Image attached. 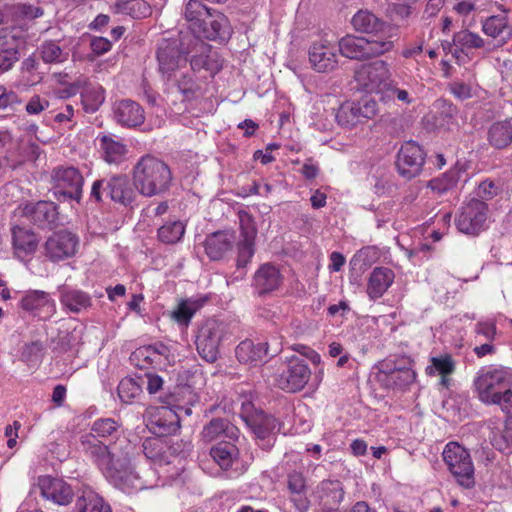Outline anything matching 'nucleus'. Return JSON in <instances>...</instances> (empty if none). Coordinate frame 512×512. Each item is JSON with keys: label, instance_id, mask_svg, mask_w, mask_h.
<instances>
[{"label": "nucleus", "instance_id": "obj_1", "mask_svg": "<svg viewBox=\"0 0 512 512\" xmlns=\"http://www.w3.org/2000/svg\"><path fill=\"white\" fill-rule=\"evenodd\" d=\"M81 446L86 456L121 489L142 490L145 487V483L134 471V453L129 443L124 446L105 445L93 435H84L81 437Z\"/></svg>", "mask_w": 512, "mask_h": 512}, {"label": "nucleus", "instance_id": "obj_2", "mask_svg": "<svg viewBox=\"0 0 512 512\" xmlns=\"http://www.w3.org/2000/svg\"><path fill=\"white\" fill-rule=\"evenodd\" d=\"M184 18L193 38L226 41L232 34L228 18L220 11L204 5L199 0H189L184 8Z\"/></svg>", "mask_w": 512, "mask_h": 512}, {"label": "nucleus", "instance_id": "obj_3", "mask_svg": "<svg viewBox=\"0 0 512 512\" xmlns=\"http://www.w3.org/2000/svg\"><path fill=\"white\" fill-rule=\"evenodd\" d=\"M479 400L486 405H498L512 412V373L503 367L481 369L473 381Z\"/></svg>", "mask_w": 512, "mask_h": 512}, {"label": "nucleus", "instance_id": "obj_4", "mask_svg": "<svg viewBox=\"0 0 512 512\" xmlns=\"http://www.w3.org/2000/svg\"><path fill=\"white\" fill-rule=\"evenodd\" d=\"M133 180L141 195L153 197L165 193L170 188L172 173L164 161L146 155L135 165Z\"/></svg>", "mask_w": 512, "mask_h": 512}, {"label": "nucleus", "instance_id": "obj_5", "mask_svg": "<svg viewBox=\"0 0 512 512\" xmlns=\"http://www.w3.org/2000/svg\"><path fill=\"white\" fill-rule=\"evenodd\" d=\"M342 56L352 60H367L384 55L394 48L393 40L386 38L361 37L348 34L338 42Z\"/></svg>", "mask_w": 512, "mask_h": 512}, {"label": "nucleus", "instance_id": "obj_6", "mask_svg": "<svg viewBox=\"0 0 512 512\" xmlns=\"http://www.w3.org/2000/svg\"><path fill=\"white\" fill-rule=\"evenodd\" d=\"M228 336L227 325L216 319L206 320L198 330L196 348L202 359L209 363L219 357L221 343Z\"/></svg>", "mask_w": 512, "mask_h": 512}, {"label": "nucleus", "instance_id": "obj_7", "mask_svg": "<svg viewBox=\"0 0 512 512\" xmlns=\"http://www.w3.org/2000/svg\"><path fill=\"white\" fill-rule=\"evenodd\" d=\"M443 459L449 471L464 488L475 485L474 465L469 452L456 442L448 443L443 451Z\"/></svg>", "mask_w": 512, "mask_h": 512}, {"label": "nucleus", "instance_id": "obj_8", "mask_svg": "<svg viewBox=\"0 0 512 512\" xmlns=\"http://www.w3.org/2000/svg\"><path fill=\"white\" fill-rule=\"evenodd\" d=\"M251 402L242 404L241 417L257 439L264 442L263 447L273 446L274 436L280 431V423L272 415L262 411L251 412Z\"/></svg>", "mask_w": 512, "mask_h": 512}, {"label": "nucleus", "instance_id": "obj_9", "mask_svg": "<svg viewBox=\"0 0 512 512\" xmlns=\"http://www.w3.org/2000/svg\"><path fill=\"white\" fill-rule=\"evenodd\" d=\"M355 80L367 92L383 94L391 82V72L387 62L377 60L362 65L355 72Z\"/></svg>", "mask_w": 512, "mask_h": 512}, {"label": "nucleus", "instance_id": "obj_10", "mask_svg": "<svg viewBox=\"0 0 512 512\" xmlns=\"http://www.w3.org/2000/svg\"><path fill=\"white\" fill-rule=\"evenodd\" d=\"M379 376L386 387L405 389L415 381L416 373L411 367V360L403 357L396 362L383 361L380 364Z\"/></svg>", "mask_w": 512, "mask_h": 512}, {"label": "nucleus", "instance_id": "obj_11", "mask_svg": "<svg viewBox=\"0 0 512 512\" xmlns=\"http://www.w3.org/2000/svg\"><path fill=\"white\" fill-rule=\"evenodd\" d=\"M100 190L107 191V198L123 205L131 204L135 198L134 190L126 176L96 180L91 188V197L97 202L102 201Z\"/></svg>", "mask_w": 512, "mask_h": 512}, {"label": "nucleus", "instance_id": "obj_12", "mask_svg": "<svg viewBox=\"0 0 512 512\" xmlns=\"http://www.w3.org/2000/svg\"><path fill=\"white\" fill-rule=\"evenodd\" d=\"M311 377V370L304 360L291 357L282 371L275 377L276 385L287 392L302 390Z\"/></svg>", "mask_w": 512, "mask_h": 512}, {"label": "nucleus", "instance_id": "obj_13", "mask_svg": "<svg viewBox=\"0 0 512 512\" xmlns=\"http://www.w3.org/2000/svg\"><path fill=\"white\" fill-rule=\"evenodd\" d=\"M51 180L56 189L55 193L74 199L77 202L80 201L84 178L77 168L72 166L56 167L52 171Z\"/></svg>", "mask_w": 512, "mask_h": 512}, {"label": "nucleus", "instance_id": "obj_14", "mask_svg": "<svg viewBox=\"0 0 512 512\" xmlns=\"http://www.w3.org/2000/svg\"><path fill=\"white\" fill-rule=\"evenodd\" d=\"M488 206L484 201L472 199L466 203L456 219V226L459 231L477 235L484 229L487 220Z\"/></svg>", "mask_w": 512, "mask_h": 512}, {"label": "nucleus", "instance_id": "obj_15", "mask_svg": "<svg viewBox=\"0 0 512 512\" xmlns=\"http://www.w3.org/2000/svg\"><path fill=\"white\" fill-rule=\"evenodd\" d=\"M424 162L423 149L417 143L409 141L399 149L396 166L402 177L412 179L421 173Z\"/></svg>", "mask_w": 512, "mask_h": 512}, {"label": "nucleus", "instance_id": "obj_16", "mask_svg": "<svg viewBox=\"0 0 512 512\" xmlns=\"http://www.w3.org/2000/svg\"><path fill=\"white\" fill-rule=\"evenodd\" d=\"M78 246V238L69 231L61 230L53 233L44 244L45 256L58 262L75 255Z\"/></svg>", "mask_w": 512, "mask_h": 512}, {"label": "nucleus", "instance_id": "obj_17", "mask_svg": "<svg viewBox=\"0 0 512 512\" xmlns=\"http://www.w3.org/2000/svg\"><path fill=\"white\" fill-rule=\"evenodd\" d=\"M211 48L209 44L201 39L189 38L185 55H191L190 65L193 71L205 69L214 74L220 70L221 64L217 55L211 53Z\"/></svg>", "mask_w": 512, "mask_h": 512}, {"label": "nucleus", "instance_id": "obj_18", "mask_svg": "<svg viewBox=\"0 0 512 512\" xmlns=\"http://www.w3.org/2000/svg\"><path fill=\"white\" fill-rule=\"evenodd\" d=\"M186 45L185 42H181L179 45L177 40L163 39L160 42L157 59L162 73L170 74L179 68L182 63H186Z\"/></svg>", "mask_w": 512, "mask_h": 512}, {"label": "nucleus", "instance_id": "obj_19", "mask_svg": "<svg viewBox=\"0 0 512 512\" xmlns=\"http://www.w3.org/2000/svg\"><path fill=\"white\" fill-rule=\"evenodd\" d=\"M38 487L43 498L60 506L69 505L74 497V491L67 482L50 475L40 476Z\"/></svg>", "mask_w": 512, "mask_h": 512}, {"label": "nucleus", "instance_id": "obj_20", "mask_svg": "<svg viewBox=\"0 0 512 512\" xmlns=\"http://www.w3.org/2000/svg\"><path fill=\"white\" fill-rule=\"evenodd\" d=\"M353 28L374 38L392 40V27L368 10H359L351 20Z\"/></svg>", "mask_w": 512, "mask_h": 512}, {"label": "nucleus", "instance_id": "obj_21", "mask_svg": "<svg viewBox=\"0 0 512 512\" xmlns=\"http://www.w3.org/2000/svg\"><path fill=\"white\" fill-rule=\"evenodd\" d=\"M19 307L34 317L49 318L55 311V301L43 290H28L19 301Z\"/></svg>", "mask_w": 512, "mask_h": 512}, {"label": "nucleus", "instance_id": "obj_22", "mask_svg": "<svg viewBox=\"0 0 512 512\" xmlns=\"http://www.w3.org/2000/svg\"><path fill=\"white\" fill-rule=\"evenodd\" d=\"M314 494L320 505L319 512H338L345 492L339 480L326 479L317 485Z\"/></svg>", "mask_w": 512, "mask_h": 512}, {"label": "nucleus", "instance_id": "obj_23", "mask_svg": "<svg viewBox=\"0 0 512 512\" xmlns=\"http://www.w3.org/2000/svg\"><path fill=\"white\" fill-rule=\"evenodd\" d=\"M309 62L313 69L327 73L338 66V56L333 44L327 40L314 42L309 48Z\"/></svg>", "mask_w": 512, "mask_h": 512}, {"label": "nucleus", "instance_id": "obj_24", "mask_svg": "<svg viewBox=\"0 0 512 512\" xmlns=\"http://www.w3.org/2000/svg\"><path fill=\"white\" fill-rule=\"evenodd\" d=\"M22 215L38 227L45 228L56 222L58 213L53 202L39 201L26 204L22 208Z\"/></svg>", "mask_w": 512, "mask_h": 512}, {"label": "nucleus", "instance_id": "obj_25", "mask_svg": "<svg viewBox=\"0 0 512 512\" xmlns=\"http://www.w3.org/2000/svg\"><path fill=\"white\" fill-rule=\"evenodd\" d=\"M150 429L159 437L175 434L180 428V416L170 407L162 406L152 415Z\"/></svg>", "mask_w": 512, "mask_h": 512}, {"label": "nucleus", "instance_id": "obj_26", "mask_svg": "<svg viewBox=\"0 0 512 512\" xmlns=\"http://www.w3.org/2000/svg\"><path fill=\"white\" fill-rule=\"evenodd\" d=\"M282 282V274L279 269L271 263L261 265L255 272L253 278V285L260 296L277 290Z\"/></svg>", "mask_w": 512, "mask_h": 512}, {"label": "nucleus", "instance_id": "obj_27", "mask_svg": "<svg viewBox=\"0 0 512 512\" xmlns=\"http://www.w3.org/2000/svg\"><path fill=\"white\" fill-rule=\"evenodd\" d=\"M12 245L15 257L23 261L37 251L39 239L32 230L15 226L12 229Z\"/></svg>", "mask_w": 512, "mask_h": 512}, {"label": "nucleus", "instance_id": "obj_28", "mask_svg": "<svg viewBox=\"0 0 512 512\" xmlns=\"http://www.w3.org/2000/svg\"><path fill=\"white\" fill-rule=\"evenodd\" d=\"M234 241L235 233L233 231H216L206 237L205 252L211 260H220L232 249Z\"/></svg>", "mask_w": 512, "mask_h": 512}, {"label": "nucleus", "instance_id": "obj_29", "mask_svg": "<svg viewBox=\"0 0 512 512\" xmlns=\"http://www.w3.org/2000/svg\"><path fill=\"white\" fill-rule=\"evenodd\" d=\"M115 120L127 127H136L144 122V110L135 101L130 99L121 100L114 105Z\"/></svg>", "mask_w": 512, "mask_h": 512}, {"label": "nucleus", "instance_id": "obj_30", "mask_svg": "<svg viewBox=\"0 0 512 512\" xmlns=\"http://www.w3.org/2000/svg\"><path fill=\"white\" fill-rule=\"evenodd\" d=\"M268 354V343L260 342L255 344L251 340H244L235 349L236 358L240 363L258 365L264 361Z\"/></svg>", "mask_w": 512, "mask_h": 512}, {"label": "nucleus", "instance_id": "obj_31", "mask_svg": "<svg viewBox=\"0 0 512 512\" xmlns=\"http://www.w3.org/2000/svg\"><path fill=\"white\" fill-rule=\"evenodd\" d=\"M394 278V272L390 268H374L368 279V296L373 300L380 298L392 285Z\"/></svg>", "mask_w": 512, "mask_h": 512}, {"label": "nucleus", "instance_id": "obj_32", "mask_svg": "<svg viewBox=\"0 0 512 512\" xmlns=\"http://www.w3.org/2000/svg\"><path fill=\"white\" fill-rule=\"evenodd\" d=\"M481 24L483 33L498 39L501 46L505 45L512 37V28L505 16L492 15L482 20Z\"/></svg>", "mask_w": 512, "mask_h": 512}, {"label": "nucleus", "instance_id": "obj_33", "mask_svg": "<svg viewBox=\"0 0 512 512\" xmlns=\"http://www.w3.org/2000/svg\"><path fill=\"white\" fill-rule=\"evenodd\" d=\"M238 429L228 420L222 418H214L203 427L201 437L205 442H212L220 436L229 439L238 437Z\"/></svg>", "mask_w": 512, "mask_h": 512}, {"label": "nucleus", "instance_id": "obj_34", "mask_svg": "<svg viewBox=\"0 0 512 512\" xmlns=\"http://www.w3.org/2000/svg\"><path fill=\"white\" fill-rule=\"evenodd\" d=\"M142 448L147 459L160 465L170 462V447L162 437L157 436L145 439Z\"/></svg>", "mask_w": 512, "mask_h": 512}, {"label": "nucleus", "instance_id": "obj_35", "mask_svg": "<svg viewBox=\"0 0 512 512\" xmlns=\"http://www.w3.org/2000/svg\"><path fill=\"white\" fill-rule=\"evenodd\" d=\"M75 508L78 512H111L110 506L90 488H84L77 497Z\"/></svg>", "mask_w": 512, "mask_h": 512}, {"label": "nucleus", "instance_id": "obj_36", "mask_svg": "<svg viewBox=\"0 0 512 512\" xmlns=\"http://www.w3.org/2000/svg\"><path fill=\"white\" fill-rule=\"evenodd\" d=\"M60 302L73 313H80L91 306V298L87 293L66 287L60 292Z\"/></svg>", "mask_w": 512, "mask_h": 512}, {"label": "nucleus", "instance_id": "obj_37", "mask_svg": "<svg viewBox=\"0 0 512 512\" xmlns=\"http://www.w3.org/2000/svg\"><path fill=\"white\" fill-rule=\"evenodd\" d=\"M210 455L223 470H228L238 460L239 449L231 442H220L211 448Z\"/></svg>", "mask_w": 512, "mask_h": 512}, {"label": "nucleus", "instance_id": "obj_38", "mask_svg": "<svg viewBox=\"0 0 512 512\" xmlns=\"http://www.w3.org/2000/svg\"><path fill=\"white\" fill-rule=\"evenodd\" d=\"M489 143L497 148L503 149L512 142V118L494 123L488 132Z\"/></svg>", "mask_w": 512, "mask_h": 512}, {"label": "nucleus", "instance_id": "obj_39", "mask_svg": "<svg viewBox=\"0 0 512 512\" xmlns=\"http://www.w3.org/2000/svg\"><path fill=\"white\" fill-rule=\"evenodd\" d=\"M381 100L384 102L397 101L401 106H409L416 102L417 94L413 88L405 86L400 87L397 83L391 81L382 94Z\"/></svg>", "mask_w": 512, "mask_h": 512}, {"label": "nucleus", "instance_id": "obj_40", "mask_svg": "<svg viewBox=\"0 0 512 512\" xmlns=\"http://www.w3.org/2000/svg\"><path fill=\"white\" fill-rule=\"evenodd\" d=\"M100 141L106 162L118 164L124 160L127 153V147L124 143L107 135L101 137Z\"/></svg>", "mask_w": 512, "mask_h": 512}, {"label": "nucleus", "instance_id": "obj_41", "mask_svg": "<svg viewBox=\"0 0 512 512\" xmlns=\"http://www.w3.org/2000/svg\"><path fill=\"white\" fill-rule=\"evenodd\" d=\"M38 53L46 64H58L68 60L69 53L63 50L59 43L53 40H47L38 47Z\"/></svg>", "mask_w": 512, "mask_h": 512}, {"label": "nucleus", "instance_id": "obj_42", "mask_svg": "<svg viewBox=\"0 0 512 512\" xmlns=\"http://www.w3.org/2000/svg\"><path fill=\"white\" fill-rule=\"evenodd\" d=\"M206 299L182 300L172 312V318L179 324L187 326L193 315L204 305Z\"/></svg>", "mask_w": 512, "mask_h": 512}, {"label": "nucleus", "instance_id": "obj_43", "mask_svg": "<svg viewBox=\"0 0 512 512\" xmlns=\"http://www.w3.org/2000/svg\"><path fill=\"white\" fill-rule=\"evenodd\" d=\"M185 228L180 220L168 221L158 229V239L164 244H176L183 238Z\"/></svg>", "mask_w": 512, "mask_h": 512}, {"label": "nucleus", "instance_id": "obj_44", "mask_svg": "<svg viewBox=\"0 0 512 512\" xmlns=\"http://www.w3.org/2000/svg\"><path fill=\"white\" fill-rule=\"evenodd\" d=\"M484 39L478 34L469 30H461L454 34L453 45L463 49H478L484 46Z\"/></svg>", "mask_w": 512, "mask_h": 512}, {"label": "nucleus", "instance_id": "obj_45", "mask_svg": "<svg viewBox=\"0 0 512 512\" xmlns=\"http://www.w3.org/2000/svg\"><path fill=\"white\" fill-rule=\"evenodd\" d=\"M142 393V384L133 378H124L118 385V396L124 403H131Z\"/></svg>", "mask_w": 512, "mask_h": 512}, {"label": "nucleus", "instance_id": "obj_46", "mask_svg": "<svg viewBox=\"0 0 512 512\" xmlns=\"http://www.w3.org/2000/svg\"><path fill=\"white\" fill-rule=\"evenodd\" d=\"M357 114L354 102H345L338 108L336 120L339 125L351 128L361 123Z\"/></svg>", "mask_w": 512, "mask_h": 512}, {"label": "nucleus", "instance_id": "obj_47", "mask_svg": "<svg viewBox=\"0 0 512 512\" xmlns=\"http://www.w3.org/2000/svg\"><path fill=\"white\" fill-rule=\"evenodd\" d=\"M460 177V173L456 169H451L444 173L441 177L434 178L429 181L428 186L438 193H444L456 185Z\"/></svg>", "mask_w": 512, "mask_h": 512}, {"label": "nucleus", "instance_id": "obj_48", "mask_svg": "<svg viewBox=\"0 0 512 512\" xmlns=\"http://www.w3.org/2000/svg\"><path fill=\"white\" fill-rule=\"evenodd\" d=\"M121 11L133 18H145L151 14V6L144 0H131L118 4Z\"/></svg>", "mask_w": 512, "mask_h": 512}, {"label": "nucleus", "instance_id": "obj_49", "mask_svg": "<svg viewBox=\"0 0 512 512\" xmlns=\"http://www.w3.org/2000/svg\"><path fill=\"white\" fill-rule=\"evenodd\" d=\"M120 427L119 423L112 418H101L94 421L91 427V433L96 439L97 437H108L112 436L118 431Z\"/></svg>", "mask_w": 512, "mask_h": 512}, {"label": "nucleus", "instance_id": "obj_50", "mask_svg": "<svg viewBox=\"0 0 512 512\" xmlns=\"http://www.w3.org/2000/svg\"><path fill=\"white\" fill-rule=\"evenodd\" d=\"M238 216L241 240L255 241L257 228L253 217L246 211H239Z\"/></svg>", "mask_w": 512, "mask_h": 512}, {"label": "nucleus", "instance_id": "obj_51", "mask_svg": "<svg viewBox=\"0 0 512 512\" xmlns=\"http://www.w3.org/2000/svg\"><path fill=\"white\" fill-rule=\"evenodd\" d=\"M432 366L427 368L429 374L437 372L438 374H452L455 370V363L448 354L433 357L431 359Z\"/></svg>", "mask_w": 512, "mask_h": 512}, {"label": "nucleus", "instance_id": "obj_52", "mask_svg": "<svg viewBox=\"0 0 512 512\" xmlns=\"http://www.w3.org/2000/svg\"><path fill=\"white\" fill-rule=\"evenodd\" d=\"M354 104L356 106L360 122L372 119L378 112V104L374 99L363 98L358 102H354Z\"/></svg>", "mask_w": 512, "mask_h": 512}, {"label": "nucleus", "instance_id": "obj_53", "mask_svg": "<svg viewBox=\"0 0 512 512\" xmlns=\"http://www.w3.org/2000/svg\"><path fill=\"white\" fill-rule=\"evenodd\" d=\"M19 61V51L16 47H0V74L13 68Z\"/></svg>", "mask_w": 512, "mask_h": 512}, {"label": "nucleus", "instance_id": "obj_54", "mask_svg": "<svg viewBox=\"0 0 512 512\" xmlns=\"http://www.w3.org/2000/svg\"><path fill=\"white\" fill-rule=\"evenodd\" d=\"M238 256H237V268L243 269L250 262L251 258L254 255V241L246 242L245 240H240L237 245Z\"/></svg>", "mask_w": 512, "mask_h": 512}, {"label": "nucleus", "instance_id": "obj_55", "mask_svg": "<svg viewBox=\"0 0 512 512\" xmlns=\"http://www.w3.org/2000/svg\"><path fill=\"white\" fill-rule=\"evenodd\" d=\"M43 351V344L40 341H33L23 346L21 359L25 362H34L38 360Z\"/></svg>", "mask_w": 512, "mask_h": 512}, {"label": "nucleus", "instance_id": "obj_56", "mask_svg": "<svg viewBox=\"0 0 512 512\" xmlns=\"http://www.w3.org/2000/svg\"><path fill=\"white\" fill-rule=\"evenodd\" d=\"M477 337H483L486 341L492 342L495 339L497 330L493 321H480L474 329Z\"/></svg>", "mask_w": 512, "mask_h": 512}, {"label": "nucleus", "instance_id": "obj_57", "mask_svg": "<svg viewBox=\"0 0 512 512\" xmlns=\"http://www.w3.org/2000/svg\"><path fill=\"white\" fill-rule=\"evenodd\" d=\"M48 99L40 95H33L25 106V110L29 115H38L49 107Z\"/></svg>", "mask_w": 512, "mask_h": 512}, {"label": "nucleus", "instance_id": "obj_58", "mask_svg": "<svg viewBox=\"0 0 512 512\" xmlns=\"http://www.w3.org/2000/svg\"><path fill=\"white\" fill-rule=\"evenodd\" d=\"M288 489L292 494L305 493L306 480L302 473L293 471L288 475Z\"/></svg>", "mask_w": 512, "mask_h": 512}, {"label": "nucleus", "instance_id": "obj_59", "mask_svg": "<svg viewBox=\"0 0 512 512\" xmlns=\"http://www.w3.org/2000/svg\"><path fill=\"white\" fill-rule=\"evenodd\" d=\"M450 92L459 100L464 101L472 97V88L462 81H453L449 85Z\"/></svg>", "mask_w": 512, "mask_h": 512}, {"label": "nucleus", "instance_id": "obj_60", "mask_svg": "<svg viewBox=\"0 0 512 512\" xmlns=\"http://www.w3.org/2000/svg\"><path fill=\"white\" fill-rule=\"evenodd\" d=\"M83 102L86 104L87 98H92L91 109L95 110L97 107L103 102L104 96L101 91V88H90L86 87L85 90L81 93Z\"/></svg>", "mask_w": 512, "mask_h": 512}, {"label": "nucleus", "instance_id": "obj_61", "mask_svg": "<svg viewBox=\"0 0 512 512\" xmlns=\"http://www.w3.org/2000/svg\"><path fill=\"white\" fill-rule=\"evenodd\" d=\"M90 47L91 50L99 56L110 51L112 43L104 37H93L90 42Z\"/></svg>", "mask_w": 512, "mask_h": 512}, {"label": "nucleus", "instance_id": "obj_62", "mask_svg": "<svg viewBox=\"0 0 512 512\" xmlns=\"http://www.w3.org/2000/svg\"><path fill=\"white\" fill-rule=\"evenodd\" d=\"M167 352V347L160 344L158 347L156 346H148L138 350V354L145 357V359L150 360L151 362L155 361V359L164 355Z\"/></svg>", "mask_w": 512, "mask_h": 512}, {"label": "nucleus", "instance_id": "obj_63", "mask_svg": "<svg viewBox=\"0 0 512 512\" xmlns=\"http://www.w3.org/2000/svg\"><path fill=\"white\" fill-rule=\"evenodd\" d=\"M497 194V187L492 181H483L477 189V196L489 200Z\"/></svg>", "mask_w": 512, "mask_h": 512}, {"label": "nucleus", "instance_id": "obj_64", "mask_svg": "<svg viewBox=\"0 0 512 512\" xmlns=\"http://www.w3.org/2000/svg\"><path fill=\"white\" fill-rule=\"evenodd\" d=\"M18 102L19 99L15 92L0 86V109L7 108L8 106H12Z\"/></svg>", "mask_w": 512, "mask_h": 512}]
</instances>
